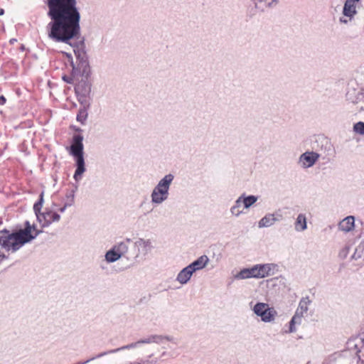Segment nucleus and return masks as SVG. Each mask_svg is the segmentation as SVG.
Instances as JSON below:
<instances>
[{
	"instance_id": "obj_11",
	"label": "nucleus",
	"mask_w": 364,
	"mask_h": 364,
	"mask_svg": "<svg viewBox=\"0 0 364 364\" xmlns=\"http://www.w3.org/2000/svg\"><path fill=\"white\" fill-rule=\"evenodd\" d=\"M347 100L355 106V112L364 111V92L356 89H350L346 93Z\"/></svg>"
},
{
	"instance_id": "obj_3",
	"label": "nucleus",
	"mask_w": 364,
	"mask_h": 364,
	"mask_svg": "<svg viewBox=\"0 0 364 364\" xmlns=\"http://www.w3.org/2000/svg\"><path fill=\"white\" fill-rule=\"evenodd\" d=\"M277 265L273 263L257 264L250 268H243L235 276L237 280L263 279L274 274Z\"/></svg>"
},
{
	"instance_id": "obj_1",
	"label": "nucleus",
	"mask_w": 364,
	"mask_h": 364,
	"mask_svg": "<svg viewBox=\"0 0 364 364\" xmlns=\"http://www.w3.org/2000/svg\"><path fill=\"white\" fill-rule=\"evenodd\" d=\"M76 0H48V36L55 42H62L73 46L70 41L80 33V14Z\"/></svg>"
},
{
	"instance_id": "obj_23",
	"label": "nucleus",
	"mask_w": 364,
	"mask_h": 364,
	"mask_svg": "<svg viewBox=\"0 0 364 364\" xmlns=\"http://www.w3.org/2000/svg\"><path fill=\"white\" fill-rule=\"evenodd\" d=\"M81 107L79 109V112L77 114V121L80 122L82 124H85L87 120L88 113L87 110L90 107V102H87V105L86 106L85 104H80Z\"/></svg>"
},
{
	"instance_id": "obj_31",
	"label": "nucleus",
	"mask_w": 364,
	"mask_h": 364,
	"mask_svg": "<svg viewBox=\"0 0 364 364\" xmlns=\"http://www.w3.org/2000/svg\"><path fill=\"white\" fill-rule=\"evenodd\" d=\"M43 203V193H41L40 195V198L38 202H36L33 205V210L36 214V218H38V215L42 213L41 211Z\"/></svg>"
},
{
	"instance_id": "obj_13",
	"label": "nucleus",
	"mask_w": 364,
	"mask_h": 364,
	"mask_svg": "<svg viewBox=\"0 0 364 364\" xmlns=\"http://www.w3.org/2000/svg\"><path fill=\"white\" fill-rule=\"evenodd\" d=\"M149 343H154V334L149 335L146 338L140 339L136 342L123 346L122 347L100 353L97 355V357H103L105 355L112 354V353H115L119 352L121 350H129V349L137 348L141 344H149Z\"/></svg>"
},
{
	"instance_id": "obj_38",
	"label": "nucleus",
	"mask_w": 364,
	"mask_h": 364,
	"mask_svg": "<svg viewBox=\"0 0 364 364\" xmlns=\"http://www.w3.org/2000/svg\"><path fill=\"white\" fill-rule=\"evenodd\" d=\"M4 13V11L3 9H0V16L3 15Z\"/></svg>"
},
{
	"instance_id": "obj_18",
	"label": "nucleus",
	"mask_w": 364,
	"mask_h": 364,
	"mask_svg": "<svg viewBox=\"0 0 364 364\" xmlns=\"http://www.w3.org/2000/svg\"><path fill=\"white\" fill-rule=\"evenodd\" d=\"M355 228V218L353 216H347L343 219L338 224V229L341 231L348 232Z\"/></svg>"
},
{
	"instance_id": "obj_34",
	"label": "nucleus",
	"mask_w": 364,
	"mask_h": 364,
	"mask_svg": "<svg viewBox=\"0 0 364 364\" xmlns=\"http://www.w3.org/2000/svg\"><path fill=\"white\" fill-rule=\"evenodd\" d=\"M156 361H149V360H136V361H134L133 363H130L129 364H156Z\"/></svg>"
},
{
	"instance_id": "obj_7",
	"label": "nucleus",
	"mask_w": 364,
	"mask_h": 364,
	"mask_svg": "<svg viewBox=\"0 0 364 364\" xmlns=\"http://www.w3.org/2000/svg\"><path fill=\"white\" fill-rule=\"evenodd\" d=\"M154 249V240L151 239H146L139 237L134 242L132 245V251L134 255V259L136 261H144L146 259L147 256Z\"/></svg>"
},
{
	"instance_id": "obj_21",
	"label": "nucleus",
	"mask_w": 364,
	"mask_h": 364,
	"mask_svg": "<svg viewBox=\"0 0 364 364\" xmlns=\"http://www.w3.org/2000/svg\"><path fill=\"white\" fill-rule=\"evenodd\" d=\"M310 303L311 301L308 297L301 299L294 315L298 316L302 319L304 314H306L309 309Z\"/></svg>"
},
{
	"instance_id": "obj_22",
	"label": "nucleus",
	"mask_w": 364,
	"mask_h": 364,
	"mask_svg": "<svg viewBox=\"0 0 364 364\" xmlns=\"http://www.w3.org/2000/svg\"><path fill=\"white\" fill-rule=\"evenodd\" d=\"M240 197L243 203V208L245 209H249L250 208H251L258 200L259 198L257 196H247L245 193L240 195Z\"/></svg>"
},
{
	"instance_id": "obj_29",
	"label": "nucleus",
	"mask_w": 364,
	"mask_h": 364,
	"mask_svg": "<svg viewBox=\"0 0 364 364\" xmlns=\"http://www.w3.org/2000/svg\"><path fill=\"white\" fill-rule=\"evenodd\" d=\"M364 254V241L360 242L356 247L353 255H352L353 259H358L362 257Z\"/></svg>"
},
{
	"instance_id": "obj_39",
	"label": "nucleus",
	"mask_w": 364,
	"mask_h": 364,
	"mask_svg": "<svg viewBox=\"0 0 364 364\" xmlns=\"http://www.w3.org/2000/svg\"><path fill=\"white\" fill-rule=\"evenodd\" d=\"M165 355H166V352H163L161 355L164 356Z\"/></svg>"
},
{
	"instance_id": "obj_17",
	"label": "nucleus",
	"mask_w": 364,
	"mask_h": 364,
	"mask_svg": "<svg viewBox=\"0 0 364 364\" xmlns=\"http://www.w3.org/2000/svg\"><path fill=\"white\" fill-rule=\"evenodd\" d=\"M193 274L191 268L186 266L178 273L176 281L181 285H185L189 282Z\"/></svg>"
},
{
	"instance_id": "obj_2",
	"label": "nucleus",
	"mask_w": 364,
	"mask_h": 364,
	"mask_svg": "<svg viewBox=\"0 0 364 364\" xmlns=\"http://www.w3.org/2000/svg\"><path fill=\"white\" fill-rule=\"evenodd\" d=\"M41 230L36 229L34 224L28 221L25 223V228L16 232L10 233L6 230H0V245L7 251L14 252L24 244L35 239Z\"/></svg>"
},
{
	"instance_id": "obj_25",
	"label": "nucleus",
	"mask_w": 364,
	"mask_h": 364,
	"mask_svg": "<svg viewBox=\"0 0 364 364\" xmlns=\"http://www.w3.org/2000/svg\"><path fill=\"white\" fill-rule=\"evenodd\" d=\"M77 189V186H75V189L68 191L65 193V196L63 200V202L64 204H65V206H73L75 203V192Z\"/></svg>"
},
{
	"instance_id": "obj_36",
	"label": "nucleus",
	"mask_w": 364,
	"mask_h": 364,
	"mask_svg": "<svg viewBox=\"0 0 364 364\" xmlns=\"http://www.w3.org/2000/svg\"><path fill=\"white\" fill-rule=\"evenodd\" d=\"M70 206H65V204L63 203V205L59 209V211L60 213H64L65 211V210L69 208Z\"/></svg>"
},
{
	"instance_id": "obj_33",
	"label": "nucleus",
	"mask_w": 364,
	"mask_h": 364,
	"mask_svg": "<svg viewBox=\"0 0 364 364\" xmlns=\"http://www.w3.org/2000/svg\"><path fill=\"white\" fill-rule=\"evenodd\" d=\"M349 250H350V247H348V246H346L345 247H343V248L341 250V252H340V253H339L340 257H342V258H345V257H347V255H348V253H349Z\"/></svg>"
},
{
	"instance_id": "obj_28",
	"label": "nucleus",
	"mask_w": 364,
	"mask_h": 364,
	"mask_svg": "<svg viewBox=\"0 0 364 364\" xmlns=\"http://www.w3.org/2000/svg\"><path fill=\"white\" fill-rule=\"evenodd\" d=\"M82 73H77V75H74V68L72 67V71L70 73V75H63V80L69 84H75L77 80H79L80 75H82Z\"/></svg>"
},
{
	"instance_id": "obj_14",
	"label": "nucleus",
	"mask_w": 364,
	"mask_h": 364,
	"mask_svg": "<svg viewBox=\"0 0 364 364\" xmlns=\"http://www.w3.org/2000/svg\"><path fill=\"white\" fill-rule=\"evenodd\" d=\"M60 220V215L49 209L45 208L42 213L38 215L37 220L42 228L48 227L53 223L58 222Z\"/></svg>"
},
{
	"instance_id": "obj_16",
	"label": "nucleus",
	"mask_w": 364,
	"mask_h": 364,
	"mask_svg": "<svg viewBox=\"0 0 364 364\" xmlns=\"http://www.w3.org/2000/svg\"><path fill=\"white\" fill-rule=\"evenodd\" d=\"M209 258L207 255H203L198 257L188 266L191 268L193 273L202 270L206 267L209 263Z\"/></svg>"
},
{
	"instance_id": "obj_6",
	"label": "nucleus",
	"mask_w": 364,
	"mask_h": 364,
	"mask_svg": "<svg viewBox=\"0 0 364 364\" xmlns=\"http://www.w3.org/2000/svg\"><path fill=\"white\" fill-rule=\"evenodd\" d=\"M74 53L76 57V64L74 63L70 53H63L70 63L71 67L74 68V75L82 73L84 76H91L92 70L85 52L80 49H75Z\"/></svg>"
},
{
	"instance_id": "obj_37",
	"label": "nucleus",
	"mask_w": 364,
	"mask_h": 364,
	"mask_svg": "<svg viewBox=\"0 0 364 364\" xmlns=\"http://www.w3.org/2000/svg\"><path fill=\"white\" fill-rule=\"evenodd\" d=\"M6 258L7 257H6L5 255L0 252V261H1L2 259H6Z\"/></svg>"
},
{
	"instance_id": "obj_10",
	"label": "nucleus",
	"mask_w": 364,
	"mask_h": 364,
	"mask_svg": "<svg viewBox=\"0 0 364 364\" xmlns=\"http://www.w3.org/2000/svg\"><path fill=\"white\" fill-rule=\"evenodd\" d=\"M360 0H346L341 16L338 21L341 24L347 25L352 22L358 14L357 8Z\"/></svg>"
},
{
	"instance_id": "obj_35",
	"label": "nucleus",
	"mask_w": 364,
	"mask_h": 364,
	"mask_svg": "<svg viewBox=\"0 0 364 364\" xmlns=\"http://www.w3.org/2000/svg\"><path fill=\"white\" fill-rule=\"evenodd\" d=\"M6 98L4 96L0 95V105H4L6 103Z\"/></svg>"
},
{
	"instance_id": "obj_27",
	"label": "nucleus",
	"mask_w": 364,
	"mask_h": 364,
	"mask_svg": "<svg viewBox=\"0 0 364 364\" xmlns=\"http://www.w3.org/2000/svg\"><path fill=\"white\" fill-rule=\"evenodd\" d=\"M121 258L119 255L112 248L109 250L105 255V259L107 263H113Z\"/></svg>"
},
{
	"instance_id": "obj_20",
	"label": "nucleus",
	"mask_w": 364,
	"mask_h": 364,
	"mask_svg": "<svg viewBox=\"0 0 364 364\" xmlns=\"http://www.w3.org/2000/svg\"><path fill=\"white\" fill-rule=\"evenodd\" d=\"M244 209L245 208H243V203L242 201V199L239 196L235 201L234 204L230 208V213L233 217L238 218L241 215L245 213Z\"/></svg>"
},
{
	"instance_id": "obj_30",
	"label": "nucleus",
	"mask_w": 364,
	"mask_h": 364,
	"mask_svg": "<svg viewBox=\"0 0 364 364\" xmlns=\"http://www.w3.org/2000/svg\"><path fill=\"white\" fill-rule=\"evenodd\" d=\"M301 318H300L298 316L294 315L289 322V333H294L296 331V325L300 324L301 323Z\"/></svg>"
},
{
	"instance_id": "obj_19",
	"label": "nucleus",
	"mask_w": 364,
	"mask_h": 364,
	"mask_svg": "<svg viewBox=\"0 0 364 364\" xmlns=\"http://www.w3.org/2000/svg\"><path fill=\"white\" fill-rule=\"evenodd\" d=\"M307 229V218L304 213H299L294 222V230L296 232H304Z\"/></svg>"
},
{
	"instance_id": "obj_4",
	"label": "nucleus",
	"mask_w": 364,
	"mask_h": 364,
	"mask_svg": "<svg viewBox=\"0 0 364 364\" xmlns=\"http://www.w3.org/2000/svg\"><path fill=\"white\" fill-rule=\"evenodd\" d=\"M173 180V174L168 173L158 181L150 195L151 202L153 205H159L168 199L170 188Z\"/></svg>"
},
{
	"instance_id": "obj_12",
	"label": "nucleus",
	"mask_w": 364,
	"mask_h": 364,
	"mask_svg": "<svg viewBox=\"0 0 364 364\" xmlns=\"http://www.w3.org/2000/svg\"><path fill=\"white\" fill-rule=\"evenodd\" d=\"M320 158V154L313 151H306L301 154L297 161L298 166L303 168L307 169L313 167Z\"/></svg>"
},
{
	"instance_id": "obj_32",
	"label": "nucleus",
	"mask_w": 364,
	"mask_h": 364,
	"mask_svg": "<svg viewBox=\"0 0 364 364\" xmlns=\"http://www.w3.org/2000/svg\"><path fill=\"white\" fill-rule=\"evenodd\" d=\"M353 131L359 134L363 135L364 134V122H359L354 124L353 126Z\"/></svg>"
},
{
	"instance_id": "obj_15",
	"label": "nucleus",
	"mask_w": 364,
	"mask_h": 364,
	"mask_svg": "<svg viewBox=\"0 0 364 364\" xmlns=\"http://www.w3.org/2000/svg\"><path fill=\"white\" fill-rule=\"evenodd\" d=\"M282 215L278 213H267L258 222L259 228H269L282 219Z\"/></svg>"
},
{
	"instance_id": "obj_24",
	"label": "nucleus",
	"mask_w": 364,
	"mask_h": 364,
	"mask_svg": "<svg viewBox=\"0 0 364 364\" xmlns=\"http://www.w3.org/2000/svg\"><path fill=\"white\" fill-rule=\"evenodd\" d=\"M130 240L127 239V240L119 242L114 245L112 249L114 250L119 255V257H122L129 250L128 242H129Z\"/></svg>"
},
{
	"instance_id": "obj_8",
	"label": "nucleus",
	"mask_w": 364,
	"mask_h": 364,
	"mask_svg": "<svg viewBox=\"0 0 364 364\" xmlns=\"http://www.w3.org/2000/svg\"><path fill=\"white\" fill-rule=\"evenodd\" d=\"M90 76L80 75L79 80H77L75 84V91L80 104L87 105V102L91 101V87L92 84L89 80Z\"/></svg>"
},
{
	"instance_id": "obj_5",
	"label": "nucleus",
	"mask_w": 364,
	"mask_h": 364,
	"mask_svg": "<svg viewBox=\"0 0 364 364\" xmlns=\"http://www.w3.org/2000/svg\"><path fill=\"white\" fill-rule=\"evenodd\" d=\"M83 137L81 135H75L73 139V144L70 146V154L75 159L76 170L73 178L76 182H79L85 172L86 168L83 156Z\"/></svg>"
},
{
	"instance_id": "obj_9",
	"label": "nucleus",
	"mask_w": 364,
	"mask_h": 364,
	"mask_svg": "<svg viewBox=\"0 0 364 364\" xmlns=\"http://www.w3.org/2000/svg\"><path fill=\"white\" fill-rule=\"evenodd\" d=\"M252 311L264 323H274L278 314L274 307L264 302L256 303Z\"/></svg>"
},
{
	"instance_id": "obj_26",
	"label": "nucleus",
	"mask_w": 364,
	"mask_h": 364,
	"mask_svg": "<svg viewBox=\"0 0 364 364\" xmlns=\"http://www.w3.org/2000/svg\"><path fill=\"white\" fill-rule=\"evenodd\" d=\"M169 341L176 344L175 338L172 336L166 335L154 334V343L161 345L166 342Z\"/></svg>"
}]
</instances>
